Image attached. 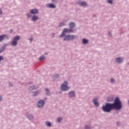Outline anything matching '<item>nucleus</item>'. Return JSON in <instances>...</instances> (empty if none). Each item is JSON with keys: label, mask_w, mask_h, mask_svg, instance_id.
<instances>
[{"label": "nucleus", "mask_w": 129, "mask_h": 129, "mask_svg": "<svg viewBox=\"0 0 129 129\" xmlns=\"http://www.w3.org/2000/svg\"><path fill=\"white\" fill-rule=\"evenodd\" d=\"M122 105L118 97H116L114 103H106L105 106H103L102 108L105 112H110L113 108L116 110L121 109Z\"/></svg>", "instance_id": "obj_1"}, {"label": "nucleus", "mask_w": 129, "mask_h": 129, "mask_svg": "<svg viewBox=\"0 0 129 129\" xmlns=\"http://www.w3.org/2000/svg\"><path fill=\"white\" fill-rule=\"evenodd\" d=\"M70 29H68L67 28H64L62 31V33H61V35L59 36L60 38H62V37H64L65 36V34L66 33H73L74 32V30L72 29L73 28H75V23L72 22L70 23Z\"/></svg>", "instance_id": "obj_2"}, {"label": "nucleus", "mask_w": 129, "mask_h": 129, "mask_svg": "<svg viewBox=\"0 0 129 129\" xmlns=\"http://www.w3.org/2000/svg\"><path fill=\"white\" fill-rule=\"evenodd\" d=\"M60 89H61L62 91H68V90L70 89V87H68V82L67 81H65L61 85Z\"/></svg>", "instance_id": "obj_3"}, {"label": "nucleus", "mask_w": 129, "mask_h": 129, "mask_svg": "<svg viewBox=\"0 0 129 129\" xmlns=\"http://www.w3.org/2000/svg\"><path fill=\"white\" fill-rule=\"evenodd\" d=\"M77 36L73 35H66L63 38L64 41H70L71 40H74V39H76Z\"/></svg>", "instance_id": "obj_4"}, {"label": "nucleus", "mask_w": 129, "mask_h": 129, "mask_svg": "<svg viewBox=\"0 0 129 129\" xmlns=\"http://www.w3.org/2000/svg\"><path fill=\"white\" fill-rule=\"evenodd\" d=\"M19 40H20V36H15L13 39V41L11 43L12 45L14 46V47H15V46H17V45H18V41H19Z\"/></svg>", "instance_id": "obj_5"}, {"label": "nucleus", "mask_w": 129, "mask_h": 129, "mask_svg": "<svg viewBox=\"0 0 129 129\" xmlns=\"http://www.w3.org/2000/svg\"><path fill=\"white\" fill-rule=\"evenodd\" d=\"M44 104H45L44 101H43V100H40L38 103L37 105L38 107H42V106H44Z\"/></svg>", "instance_id": "obj_6"}, {"label": "nucleus", "mask_w": 129, "mask_h": 129, "mask_svg": "<svg viewBox=\"0 0 129 129\" xmlns=\"http://www.w3.org/2000/svg\"><path fill=\"white\" fill-rule=\"evenodd\" d=\"M78 4L79 5H80V6H81L82 7H86L87 6V3H86V2H85L79 1Z\"/></svg>", "instance_id": "obj_7"}, {"label": "nucleus", "mask_w": 129, "mask_h": 129, "mask_svg": "<svg viewBox=\"0 0 129 129\" xmlns=\"http://www.w3.org/2000/svg\"><path fill=\"white\" fill-rule=\"evenodd\" d=\"M31 14H32L33 15H35L36 14H38L39 11H38V9H32L30 11Z\"/></svg>", "instance_id": "obj_8"}, {"label": "nucleus", "mask_w": 129, "mask_h": 129, "mask_svg": "<svg viewBox=\"0 0 129 129\" xmlns=\"http://www.w3.org/2000/svg\"><path fill=\"white\" fill-rule=\"evenodd\" d=\"M123 61V58L122 57H118L116 58V62L117 63H122Z\"/></svg>", "instance_id": "obj_9"}, {"label": "nucleus", "mask_w": 129, "mask_h": 129, "mask_svg": "<svg viewBox=\"0 0 129 129\" xmlns=\"http://www.w3.org/2000/svg\"><path fill=\"white\" fill-rule=\"evenodd\" d=\"M48 8H50L51 9H55V8H56V6L52 4H48L47 5Z\"/></svg>", "instance_id": "obj_10"}, {"label": "nucleus", "mask_w": 129, "mask_h": 129, "mask_svg": "<svg viewBox=\"0 0 129 129\" xmlns=\"http://www.w3.org/2000/svg\"><path fill=\"white\" fill-rule=\"evenodd\" d=\"M69 95L70 97H74V96H75V93L74 91H72L69 93Z\"/></svg>", "instance_id": "obj_11"}, {"label": "nucleus", "mask_w": 129, "mask_h": 129, "mask_svg": "<svg viewBox=\"0 0 129 129\" xmlns=\"http://www.w3.org/2000/svg\"><path fill=\"white\" fill-rule=\"evenodd\" d=\"M93 102L96 106H98L99 105V104L98 103V102H97V100L96 99H94L93 100Z\"/></svg>", "instance_id": "obj_12"}, {"label": "nucleus", "mask_w": 129, "mask_h": 129, "mask_svg": "<svg viewBox=\"0 0 129 129\" xmlns=\"http://www.w3.org/2000/svg\"><path fill=\"white\" fill-rule=\"evenodd\" d=\"M37 20H39V17H38V16L34 15L32 17V21L33 22H35V21H37Z\"/></svg>", "instance_id": "obj_13"}, {"label": "nucleus", "mask_w": 129, "mask_h": 129, "mask_svg": "<svg viewBox=\"0 0 129 129\" xmlns=\"http://www.w3.org/2000/svg\"><path fill=\"white\" fill-rule=\"evenodd\" d=\"M39 93H40V92H39L38 91L33 92V96H37L39 95Z\"/></svg>", "instance_id": "obj_14"}, {"label": "nucleus", "mask_w": 129, "mask_h": 129, "mask_svg": "<svg viewBox=\"0 0 129 129\" xmlns=\"http://www.w3.org/2000/svg\"><path fill=\"white\" fill-rule=\"evenodd\" d=\"M45 123L47 126H52V124H51V122L49 121H46Z\"/></svg>", "instance_id": "obj_15"}, {"label": "nucleus", "mask_w": 129, "mask_h": 129, "mask_svg": "<svg viewBox=\"0 0 129 129\" xmlns=\"http://www.w3.org/2000/svg\"><path fill=\"white\" fill-rule=\"evenodd\" d=\"M83 44H87V43H88V40L85 38H84L83 39Z\"/></svg>", "instance_id": "obj_16"}, {"label": "nucleus", "mask_w": 129, "mask_h": 129, "mask_svg": "<svg viewBox=\"0 0 129 129\" xmlns=\"http://www.w3.org/2000/svg\"><path fill=\"white\" fill-rule=\"evenodd\" d=\"M63 26H65V23H64V22L59 23V27H63Z\"/></svg>", "instance_id": "obj_17"}, {"label": "nucleus", "mask_w": 129, "mask_h": 129, "mask_svg": "<svg viewBox=\"0 0 129 129\" xmlns=\"http://www.w3.org/2000/svg\"><path fill=\"white\" fill-rule=\"evenodd\" d=\"M28 118H29V119H33V118H34V117L32 115H29L28 116Z\"/></svg>", "instance_id": "obj_18"}, {"label": "nucleus", "mask_w": 129, "mask_h": 129, "mask_svg": "<svg viewBox=\"0 0 129 129\" xmlns=\"http://www.w3.org/2000/svg\"><path fill=\"white\" fill-rule=\"evenodd\" d=\"M46 91V95H50V92H49V90L48 89H45Z\"/></svg>", "instance_id": "obj_19"}, {"label": "nucleus", "mask_w": 129, "mask_h": 129, "mask_svg": "<svg viewBox=\"0 0 129 129\" xmlns=\"http://www.w3.org/2000/svg\"><path fill=\"white\" fill-rule=\"evenodd\" d=\"M3 37L4 38H6L7 40H9V36H8V35H6V34H5V35H3Z\"/></svg>", "instance_id": "obj_20"}, {"label": "nucleus", "mask_w": 129, "mask_h": 129, "mask_svg": "<svg viewBox=\"0 0 129 129\" xmlns=\"http://www.w3.org/2000/svg\"><path fill=\"white\" fill-rule=\"evenodd\" d=\"M4 35L0 36V42H2L4 40Z\"/></svg>", "instance_id": "obj_21"}, {"label": "nucleus", "mask_w": 129, "mask_h": 129, "mask_svg": "<svg viewBox=\"0 0 129 129\" xmlns=\"http://www.w3.org/2000/svg\"><path fill=\"white\" fill-rule=\"evenodd\" d=\"M45 59V56H41L40 57H39V60L40 61H43V60H44Z\"/></svg>", "instance_id": "obj_22"}, {"label": "nucleus", "mask_w": 129, "mask_h": 129, "mask_svg": "<svg viewBox=\"0 0 129 129\" xmlns=\"http://www.w3.org/2000/svg\"><path fill=\"white\" fill-rule=\"evenodd\" d=\"M108 4H110V5H112V0H108Z\"/></svg>", "instance_id": "obj_23"}, {"label": "nucleus", "mask_w": 129, "mask_h": 129, "mask_svg": "<svg viewBox=\"0 0 129 129\" xmlns=\"http://www.w3.org/2000/svg\"><path fill=\"white\" fill-rule=\"evenodd\" d=\"M61 120H62V118H61V117L58 118V119H57L58 122H60L61 121Z\"/></svg>", "instance_id": "obj_24"}, {"label": "nucleus", "mask_w": 129, "mask_h": 129, "mask_svg": "<svg viewBox=\"0 0 129 129\" xmlns=\"http://www.w3.org/2000/svg\"><path fill=\"white\" fill-rule=\"evenodd\" d=\"M34 89H36V88H35L34 87H31L29 89V90H33Z\"/></svg>", "instance_id": "obj_25"}, {"label": "nucleus", "mask_w": 129, "mask_h": 129, "mask_svg": "<svg viewBox=\"0 0 129 129\" xmlns=\"http://www.w3.org/2000/svg\"><path fill=\"white\" fill-rule=\"evenodd\" d=\"M3 59H4V57L2 56H0V62H1V61H2Z\"/></svg>", "instance_id": "obj_26"}, {"label": "nucleus", "mask_w": 129, "mask_h": 129, "mask_svg": "<svg viewBox=\"0 0 129 129\" xmlns=\"http://www.w3.org/2000/svg\"><path fill=\"white\" fill-rule=\"evenodd\" d=\"M27 17H28V18H31V14H28Z\"/></svg>", "instance_id": "obj_27"}, {"label": "nucleus", "mask_w": 129, "mask_h": 129, "mask_svg": "<svg viewBox=\"0 0 129 129\" xmlns=\"http://www.w3.org/2000/svg\"><path fill=\"white\" fill-rule=\"evenodd\" d=\"M4 50H5V48H1L0 49V53H2L3 52V51H4Z\"/></svg>", "instance_id": "obj_28"}, {"label": "nucleus", "mask_w": 129, "mask_h": 129, "mask_svg": "<svg viewBox=\"0 0 129 129\" xmlns=\"http://www.w3.org/2000/svg\"><path fill=\"white\" fill-rule=\"evenodd\" d=\"M111 82H114V80L113 79H111Z\"/></svg>", "instance_id": "obj_29"}, {"label": "nucleus", "mask_w": 129, "mask_h": 129, "mask_svg": "<svg viewBox=\"0 0 129 129\" xmlns=\"http://www.w3.org/2000/svg\"><path fill=\"white\" fill-rule=\"evenodd\" d=\"M3 14V11H2V9H0V15H2Z\"/></svg>", "instance_id": "obj_30"}, {"label": "nucleus", "mask_w": 129, "mask_h": 129, "mask_svg": "<svg viewBox=\"0 0 129 129\" xmlns=\"http://www.w3.org/2000/svg\"><path fill=\"white\" fill-rule=\"evenodd\" d=\"M9 86H13V85L12 84H11V83H9Z\"/></svg>", "instance_id": "obj_31"}, {"label": "nucleus", "mask_w": 129, "mask_h": 129, "mask_svg": "<svg viewBox=\"0 0 129 129\" xmlns=\"http://www.w3.org/2000/svg\"><path fill=\"white\" fill-rule=\"evenodd\" d=\"M30 41H33V38H30Z\"/></svg>", "instance_id": "obj_32"}, {"label": "nucleus", "mask_w": 129, "mask_h": 129, "mask_svg": "<svg viewBox=\"0 0 129 129\" xmlns=\"http://www.w3.org/2000/svg\"><path fill=\"white\" fill-rule=\"evenodd\" d=\"M2 100V97H0V101Z\"/></svg>", "instance_id": "obj_33"}, {"label": "nucleus", "mask_w": 129, "mask_h": 129, "mask_svg": "<svg viewBox=\"0 0 129 129\" xmlns=\"http://www.w3.org/2000/svg\"><path fill=\"white\" fill-rule=\"evenodd\" d=\"M11 33H13V30H11Z\"/></svg>", "instance_id": "obj_34"}, {"label": "nucleus", "mask_w": 129, "mask_h": 129, "mask_svg": "<svg viewBox=\"0 0 129 129\" xmlns=\"http://www.w3.org/2000/svg\"><path fill=\"white\" fill-rule=\"evenodd\" d=\"M86 129H87V127H86Z\"/></svg>", "instance_id": "obj_35"}]
</instances>
